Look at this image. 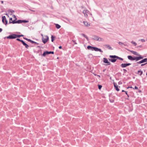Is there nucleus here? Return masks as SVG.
Masks as SVG:
<instances>
[{"instance_id": "nucleus-1", "label": "nucleus", "mask_w": 147, "mask_h": 147, "mask_svg": "<svg viewBox=\"0 0 147 147\" xmlns=\"http://www.w3.org/2000/svg\"><path fill=\"white\" fill-rule=\"evenodd\" d=\"M144 57L142 56H139L137 57H133L132 56L129 55L127 56L128 59L131 61L135 60L136 61H138L141 59H143Z\"/></svg>"}, {"instance_id": "nucleus-2", "label": "nucleus", "mask_w": 147, "mask_h": 147, "mask_svg": "<svg viewBox=\"0 0 147 147\" xmlns=\"http://www.w3.org/2000/svg\"><path fill=\"white\" fill-rule=\"evenodd\" d=\"M92 39L94 40L98 41L103 42L104 41V39L101 38L99 37L98 36H96L95 35H94L92 36Z\"/></svg>"}, {"instance_id": "nucleus-3", "label": "nucleus", "mask_w": 147, "mask_h": 147, "mask_svg": "<svg viewBox=\"0 0 147 147\" xmlns=\"http://www.w3.org/2000/svg\"><path fill=\"white\" fill-rule=\"evenodd\" d=\"M49 37L47 36H45L42 38V41L44 44H45L48 40Z\"/></svg>"}, {"instance_id": "nucleus-4", "label": "nucleus", "mask_w": 147, "mask_h": 147, "mask_svg": "<svg viewBox=\"0 0 147 147\" xmlns=\"http://www.w3.org/2000/svg\"><path fill=\"white\" fill-rule=\"evenodd\" d=\"M109 57L113 59H118L119 60H120L121 61H123V59L122 58H121L118 57V56L114 55H110L109 56Z\"/></svg>"}, {"instance_id": "nucleus-5", "label": "nucleus", "mask_w": 147, "mask_h": 147, "mask_svg": "<svg viewBox=\"0 0 147 147\" xmlns=\"http://www.w3.org/2000/svg\"><path fill=\"white\" fill-rule=\"evenodd\" d=\"M54 52L53 51H45L42 54V56H45L46 55H49L50 54H54Z\"/></svg>"}, {"instance_id": "nucleus-6", "label": "nucleus", "mask_w": 147, "mask_h": 147, "mask_svg": "<svg viewBox=\"0 0 147 147\" xmlns=\"http://www.w3.org/2000/svg\"><path fill=\"white\" fill-rule=\"evenodd\" d=\"M103 61L104 63H107L106 64V65H109L111 64V63L108 61L107 59L105 58H103Z\"/></svg>"}, {"instance_id": "nucleus-7", "label": "nucleus", "mask_w": 147, "mask_h": 147, "mask_svg": "<svg viewBox=\"0 0 147 147\" xmlns=\"http://www.w3.org/2000/svg\"><path fill=\"white\" fill-rule=\"evenodd\" d=\"M2 19L3 22L5 25H7V21L6 19L5 16H3L2 17Z\"/></svg>"}, {"instance_id": "nucleus-8", "label": "nucleus", "mask_w": 147, "mask_h": 147, "mask_svg": "<svg viewBox=\"0 0 147 147\" xmlns=\"http://www.w3.org/2000/svg\"><path fill=\"white\" fill-rule=\"evenodd\" d=\"M16 34H13L7 36V38L8 39H14L16 38Z\"/></svg>"}, {"instance_id": "nucleus-9", "label": "nucleus", "mask_w": 147, "mask_h": 147, "mask_svg": "<svg viewBox=\"0 0 147 147\" xmlns=\"http://www.w3.org/2000/svg\"><path fill=\"white\" fill-rule=\"evenodd\" d=\"M93 50L96 51H99L100 52L102 53L103 51L100 49L96 47H94L93 49Z\"/></svg>"}, {"instance_id": "nucleus-10", "label": "nucleus", "mask_w": 147, "mask_h": 147, "mask_svg": "<svg viewBox=\"0 0 147 147\" xmlns=\"http://www.w3.org/2000/svg\"><path fill=\"white\" fill-rule=\"evenodd\" d=\"M83 23L84 24V25L88 27L90 26V23H88L87 21H84Z\"/></svg>"}, {"instance_id": "nucleus-11", "label": "nucleus", "mask_w": 147, "mask_h": 147, "mask_svg": "<svg viewBox=\"0 0 147 147\" xmlns=\"http://www.w3.org/2000/svg\"><path fill=\"white\" fill-rule=\"evenodd\" d=\"M114 86L116 89V90L117 91H119V89L118 88V86L117 85V84L115 83H114Z\"/></svg>"}, {"instance_id": "nucleus-12", "label": "nucleus", "mask_w": 147, "mask_h": 147, "mask_svg": "<svg viewBox=\"0 0 147 147\" xmlns=\"http://www.w3.org/2000/svg\"><path fill=\"white\" fill-rule=\"evenodd\" d=\"M129 51L132 54H134L135 55H137V56H139L140 55L139 53H138L136 51Z\"/></svg>"}, {"instance_id": "nucleus-13", "label": "nucleus", "mask_w": 147, "mask_h": 147, "mask_svg": "<svg viewBox=\"0 0 147 147\" xmlns=\"http://www.w3.org/2000/svg\"><path fill=\"white\" fill-rule=\"evenodd\" d=\"M87 11V10H84L83 11V13L84 14V16L86 17L88 16Z\"/></svg>"}, {"instance_id": "nucleus-14", "label": "nucleus", "mask_w": 147, "mask_h": 147, "mask_svg": "<svg viewBox=\"0 0 147 147\" xmlns=\"http://www.w3.org/2000/svg\"><path fill=\"white\" fill-rule=\"evenodd\" d=\"M22 43L23 44V45L25 46V47L26 48H28V47H29L28 45L26 43H25L24 41H23L22 42Z\"/></svg>"}, {"instance_id": "nucleus-15", "label": "nucleus", "mask_w": 147, "mask_h": 147, "mask_svg": "<svg viewBox=\"0 0 147 147\" xmlns=\"http://www.w3.org/2000/svg\"><path fill=\"white\" fill-rule=\"evenodd\" d=\"M142 59V60H141V62H142V63H145V62H147V58H145L144 59Z\"/></svg>"}, {"instance_id": "nucleus-16", "label": "nucleus", "mask_w": 147, "mask_h": 147, "mask_svg": "<svg viewBox=\"0 0 147 147\" xmlns=\"http://www.w3.org/2000/svg\"><path fill=\"white\" fill-rule=\"evenodd\" d=\"M94 47H93L90 46H88L87 47V48L88 50H91L92 51L93 50Z\"/></svg>"}, {"instance_id": "nucleus-17", "label": "nucleus", "mask_w": 147, "mask_h": 147, "mask_svg": "<svg viewBox=\"0 0 147 147\" xmlns=\"http://www.w3.org/2000/svg\"><path fill=\"white\" fill-rule=\"evenodd\" d=\"M105 47L109 49H111V50L113 49L111 48V47L109 45H105Z\"/></svg>"}, {"instance_id": "nucleus-18", "label": "nucleus", "mask_w": 147, "mask_h": 147, "mask_svg": "<svg viewBox=\"0 0 147 147\" xmlns=\"http://www.w3.org/2000/svg\"><path fill=\"white\" fill-rule=\"evenodd\" d=\"M109 61L111 62L114 63L117 60V59H109Z\"/></svg>"}, {"instance_id": "nucleus-19", "label": "nucleus", "mask_w": 147, "mask_h": 147, "mask_svg": "<svg viewBox=\"0 0 147 147\" xmlns=\"http://www.w3.org/2000/svg\"><path fill=\"white\" fill-rule=\"evenodd\" d=\"M121 66L122 68H124V67H127V65L125 63H122L121 65Z\"/></svg>"}, {"instance_id": "nucleus-20", "label": "nucleus", "mask_w": 147, "mask_h": 147, "mask_svg": "<svg viewBox=\"0 0 147 147\" xmlns=\"http://www.w3.org/2000/svg\"><path fill=\"white\" fill-rule=\"evenodd\" d=\"M143 74V71H141V70H138L137 73L138 74H139L140 76H141Z\"/></svg>"}, {"instance_id": "nucleus-21", "label": "nucleus", "mask_w": 147, "mask_h": 147, "mask_svg": "<svg viewBox=\"0 0 147 147\" xmlns=\"http://www.w3.org/2000/svg\"><path fill=\"white\" fill-rule=\"evenodd\" d=\"M9 24L12 23L13 24H14L15 23H17V21H16L15 20H14L12 21L11 22V21H9Z\"/></svg>"}, {"instance_id": "nucleus-22", "label": "nucleus", "mask_w": 147, "mask_h": 147, "mask_svg": "<svg viewBox=\"0 0 147 147\" xmlns=\"http://www.w3.org/2000/svg\"><path fill=\"white\" fill-rule=\"evenodd\" d=\"M81 35L82 36H84V37H85V38L86 39H87V40H88V37H87L86 35L84 34H83V33H82V34H81Z\"/></svg>"}, {"instance_id": "nucleus-23", "label": "nucleus", "mask_w": 147, "mask_h": 147, "mask_svg": "<svg viewBox=\"0 0 147 147\" xmlns=\"http://www.w3.org/2000/svg\"><path fill=\"white\" fill-rule=\"evenodd\" d=\"M55 26L57 29H59L61 27V26L58 24H55Z\"/></svg>"}, {"instance_id": "nucleus-24", "label": "nucleus", "mask_w": 147, "mask_h": 147, "mask_svg": "<svg viewBox=\"0 0 147 147\" xmlns=\"http://www.w3.org/2000/svg\"><path fill=\"white\" fill-rule=\"evenodd\" d=\"M55 38V37L54 36H53V35H52L51 36V41L52 42H53L54 40V38Z\"/></svg>"}, {"instance_id": "nucleus-25", "label": "nucleus", "mask_w": 147, "mask_h": 147, "mask_svg": "<svg viewBox=\"0 0 147 147\" xmlns=\"http://www.w3.org/2000/svg\"><path fill=\"white\" fill-rule=\"evenodd\" d=\"M29 42H30L32 44H34V43H37V42H34V41H33L30 39V40H29Z\"/></svg>"}, {"instance_id": "nucleus-26", "label": "nucleus", "mask_w": 147, "mask_h": 147, "mask_svg": "<svg viewBox=\"0 0 147 147\" xmlns=\"http://www.w3.org/2000/svg\"><path fill=\"white\" fill-rule=\"evenodd\" d=\"M22 23V20H18L17 21V23L20 24Z\"/></svg>"}, {"instance_id": "nucleus-27", "label": "nucleus", "mask_w": 147, "mask_h": 147, "mask_svg": "<svg viewBox=\"0 0 147 147\" xmlns=\"http://www.w3.org/2000/svg\"><path fill=\"white\" fill-rule=\"evenodd\" d=\"M118 43H119V44L120 45H124L125 46H127L126 45H125V44H124L122 42H119Z\"/></svg>"}, {"instance_id": "nucleus-28", "label": "nucleus", "mask_w": 147, "mask_h": 147, "mask_svg": "<svg viewBox=\"0 0 147 147\" xmlns=\"http://www.w3.org/2000/svg\"><path fill=\"white\" fill-rule=\"evenodd\" d=\"M131 42L132 44H134L135 46H136L137 45V43L136 42H134L133 41H132Z\"/></svg>"}, {"instance_id": "nucleus-29", "label": "nucleus", "mask_w": 147, "mask_h": 147, "mask_svg": "<svg viewBox=\"0 0 147 147\" xmlns=\"http://www.w3.org/2000/svg\"><path fill=\"white\" fill-rule=\"evenodd\" d=\"M22 23H27L29 22L28 21L26 20H22Z\"/></svg>"}, {"instance_id": "nucleus-30", "label": "nucleus", "mask_w": 147, "mask_h": 147, "mask_svg": "<svg viewBox=\"0 0 147 147\" xmlns=\"http://www.w3.org/2000/svg\"><path fill=\"white\" fill-rule=\"evenodd\" d=\"M16 40L18 41H20L22 43V42L23 41V40H20L19 38H17Z\"/></svg>"}, {"instance_id": "nucleus-31", "label": "nucleus", "mask_w": 147, "mask_h": 147, "mask_svg": "<svg viewBox=\"0 0 147 147\" xmlns=\"http://www.w3.org/2000/svg\"><path fill=\"white\" fill-rule=\"evenodd\" d=\"M123 72L124 73H125L127 72V70L126 69H123Z\"/></svg>"}, {"instance_id": "nucleus-32", "label": "nucleus", "mask_w": 147, "mask_h": 147, "mask_svg": "<svg viewBox=\"0 0 147 147\" xmlns=\"http://www.w3.org/2000/svg\"><path fill=\"white\" fill-rule=\"evenodd\" d=\"M9 12H11V13H13L14 12V10H11V9H9Z\"/></svg>"}, {"instance_id": "nucleus-33", "label": "nucleus", "mask_w": 147, "mask_h": 147, "mask_svg": "<svg viewBox=\"0 0 147 147\" xmlns=\"http://www.w3.org/2000/svg\"><path fill=\"white\" fill-rule=\"evenodd\" d=\"M102 87V86L101 85H98V88L99 89H100Z\"/></svg>"}, {"instance_id": "nucleus-34", "label": "nucleus", "mask_w": 147, "mask_h": 147, "mask_svg": "<svg viewBox=\"0 0 147 147\" xmlns=\"http://www.w3.org/2000/svg\"><path fill=\"white\" fill-rule=\"evenodd\" d=\"M23 38H24V39L27 40L28 42H29V40H30V39H28L27 38H25V37H24Z\"/></svg>"}, {"instance_id": "nucleus-35", "label": "nucleus", "mask_w": 147, "mask_h": 147, "mask_svg": "<svg viewBox=\"0 0 147 147\" xmlns=\"http://www.w3.org/2000/svg\"><path fill=\"white\" fill-rule=\"evenodd\" d=\"M16 38H20V35H18L16 34Z\"/></svg>"}, {"instance_id": "nucleus-36", "label": "nucleus", "mask_w": 147, "mask_h": 147, "mask_svg": "<svg viewBox=\"0 0 147 147\" xmlns=\"http://www.w3.org/2000/svg\"><path fill=\"white\" fill-rule=\"evenodd\" d=\"M140 40L142 42H144L145 41V40L144 39H142Z\"/></svg>"}, {"instance_id": "nucleus-37", "label": "nucleus", "mask_w": 147, "mask_h": 147, "mask_svg": "<svg viewBox=\"0 0 147 147\" xmlns=\"http://www.w3.org/2000/svg\"><path fill=\"white\" fill-rule=\"evenodd\" d=\"M147 64V62L146 63H144V64H141V66H143L146 65Z\"/></svg>"}, {"instance_id": "nucleus-38", "label": "nucleus", "mask_w": 147, "mask_h": 147, "mask_svg": "<svg viewBox=\"0 0 147 147\" xmlns=\"http://www.w3.org/2000/svg\"><path fill=\"white\" fill-rule=\"evenodd\" d=\"M134 89H136V90H138V87L136 86H135V87H134V88H133Z\"/></svg>"}, {"instance_id": "nucleus-39", "label": "nucleus", "mask_w": 147, "mask_h": 147, "mask_svg": "<svg viewBox=\"0 0 147 147\" xmlns=\"http://www.w3.org/2000/svg\"><path fill=\"white\" fill-rule=\"evenodd\" d=\"M141 62V61H139L137 62V64H141V63H142V62Z\"/></svg>"}, {"instance_id": "nucleus-40", "label": "nucleus", "mask_w": 147, "mask_h": 147, "mask_svg": "<svg viewBox=\"0 0 147 147\" xmlns=\"http://www.w3.org/2000/svg\"><path fill=\"white\" fill-rule=\"evenodd\" d=\"M126 63V64L127 65V66H129L131 64V63Z\"/></svg>"}, {"instance_id": "nucleus-41", "label": "nucleus", "mask_w": 147, "mask_h": 147, "mask_svg": "<svg viewBox=\"0 0 147 147\" xmlns=\"http://www.w3.org/2000/svg\"><path fill=\"white\" fill-rule=\"evenodd\" d=\"M72 41L74 43V44H77V43L76 42L75 40H73Z\"/></svg>"}, {"instance_id": "nucleus-42", "label": "nucleus", "mask_w": 147, "mask_h": 147, "mask_svg": "<svg viewBox=\"0 0 147 147\" xmlns=\"http://www.w3.org/2000/svg\"><path fill=\"white\" fill-rule=\"evenodd\" d=\"M2 30V29L1 28H0V32H1Z\"/></svg>"}, {"instance_id": "nucleus-43", "label": "nucleus", "mask_w": 147, "mask_h": 147, "mask_svg": "<svg viewBox=\"0 0 147 147\" xmlns=\"http://www.w3.org/2000/svg\"><path fill=\"white\" fill-rule=\"evenodd\" d=\"M59 49H61L62 48V47L61 46H60L59 47Z\"/></svg>"}, {"instance_id": "nucleus-44", "label": "nucleus", "mask_w": 147, "mask_h": 147, "mask_svg": "<svg viewBox=\"0 0 147 147\" xmlns=\"http://www.w3.org/2000/svg\"><path fill=\"white\" fill-rule=\"evenodd\" d=\"M12 19L11 18H9V21H11V20H12Z\"/></svg>"}, {"instance_id": "nucleus-45", "label": "nucleus", "mask_w": 147, "mask_h": 147, "mask_svg": "<svg viewBox=\"0 0 147 147\" xmlns=\"http://www.w3.org/2000/svg\"><path fill=\"white\" fill-rule=\"evenodd\" d=\"M66 20L68 21L69 22H70V20L69 19H66Z\"/></svg>"}, {"instance_id": "nucleus-46", "label": "nucleus", "mask_w": 147, "mask_h": 147, "mask_svg": "<svg viewBox=\"0 0 147 147\" xmlns=\"http://www.w3.org/2000/svg\"><path fill=\"white\" fill-rule=\"evenodd\" d=\"M125 94L127 95L128 94H127V91H125Z\"/></svg>"}, {"instance_id": "nucleus-47", "label": "nucleus", "mask_w": 147, "mask_h": 147, "mask_svg": "<svg viewBox=\"0 0 147 147\" xmlns=\"http://www.w3.org/2000/svg\"><path fill=\"white\" fill-rule=\"evenodd\" d=\"M20 37H21V36H24V35H23L22 34H21V35H20Z\"/></svg>"}, {"instance_id": "nucleus-48", "label": "nucleus", "mask_w": 147, "mask_h": 147, "mask_svg": "<svg viewBox=\"0 0 147 147\" xmlns=\"http://www.w3.org/2000/svg\"><path fill=\"white\" fill-rule=\"evenodd\" d=\"M1 3H2V4L3 3V1H1Z\"/></svg>"}, {"instance_id": "nucleus-49", "label": "nucleus", "mask_w": 147, "mask_h": 147, "mask_svg": "<svg viewBox=\"0 0 147 147\" xmlns=\"http://www.w3.org/2000/svg\"><path fill=\"white\" fill-rule=\"evenodd\" d=\"M133 88L131 86V87H129L127 88Z\"/></svg>"}, {"instance_id": "nucleus-50", "label": "nucleus", "mask_w": 147, "mask_h": 147, "mask_svg": "<svg viewBox=\"0 0 147 147\" xmlns=\"http://www.w3.org/2000/svg\"><path fill=\"white\" fill-rule=\"evenodd\" d=\"M97 76H98L99 77V78H100V76H99V75H97Z\"/></svg>"}, {"instance_id": "nucleus-51", "label": "nucleus", "mask_w": 147, "mask_h": 147, "mask_svg": "<svg viewBox=\"0 0 147 147\" xmlns=\"http://www.w3.org/2000/svg\"><path fill=\"white\" fill-rule=\"evenodd\" d=\"M31 10V11H35L34 10Z\"/></svg>"}, {"instance_id": "nucleus-52", "label": "nucleus", "mask_w": 147, "mask_h": 147, "mask_svg": "<svg viewBox=\"0 0 147 147\" xmlns=\"http://www.w3.org/2000/svg\"><path fill=\"white\" fill-rule=\"evenodd\" d=\"M125 91L124 90H123L122 91V92H125Z\"/></svg>"}, {"instance_id": "nucleus-53", "label": "nucleus", "mask_w": 147, "mask_h": 147, "mask_svg": "<svg viewBox=\"0 0 147 147\" xmlns=\"http://www.w3.org/2000/svg\"><path fill=\"white\" fill-rule=\"evenodd\" d=\"M94 75L95 76H97V75L96 74H94Z\"/></svg>"}, {"instance_id": "nucleus-54", "label": "nucleus", "mask_w": 147, "mask_h": 147, "mask_svg": "<svg viewBox=\"0 0 147 147\" xmlns=\"http://www.w3.org/2000/svg\"><path fill=\"white\" fill-rule=\"evenodd\" d=\"M105 69H104V70H103V72H104V71H105Z\"/></svg>"}, {"instance_id": "nucleus-55", "label": "nucleus", "mask_w": 147, "mask_h": 147, "mask_svg": "<svg viewBox=\"0 0 147 147\" xmlns=\"http://www.w3.org/2000/svg\"><path fill=\"white\" fill-rule=\"evenodd\" d=\"M127 97H129V95H128V94H127Z\"/></svg>"}, {"instance_id": "nucleus-56", "label": "nucleus", "mask_w": 147, "mask_h": 147, "mask_svg": "<svg viewBox=\"0 0 147 147\" xmlns=\"http://www.w3.org/2000/svg\"><path fill=\"white\" fill-rule=\"evenodd\" d=\"M37 47H40V46H37Z\"/></svg>"}, {"instance_id": "nucleus-57", "label": "nucleus", "mask_w": 147, "mask_h": 147, "mask_svg": "<svg viewBox=\"0 0 147 147\" xmlns=\"http://www.w3.org/2000/svg\"><path fill=\"white\" fill-rule=\"evenodd\" d=\"M36 44L37 45H38L39 44L37 42V43H36Z\"/></svg>"}, {"instance_id": "nucleus-58", "label": "nucleus", "mask_w": 147, "mask_h": 147, "mask_svg": "<svg viewBox=\"0 0 147 147\" xmlns=\"http://www.w3.org/2000/svg\"><path fill=\"white\" fill-rule=\"evenodd\" d=\"M14 17H15V15H14Z\"/></svg>"}, {"instance_id": "nucleus-59", "label": "nucleus", "mask_w": 147, "mask_h": 147, "mask_svg": "<svg viewBox=\"0 0 147 147\" xmlns=\"http://www.w3.org/2000/svg\"><path fill=\"white\" fill-rule=\"evenodd\" d=\"M41 35H42V36H43V35H42V34Z\"/></svg>"}, {"instance_id": "nucleus-60", "label": "nucleus", "mask_w": 147, "mask_h": 147, "mask_svg": "<svg viewBox=\"0 0 147 147\" xmlns=\"http://www.w3.org/2000/svg\"><path fill=\"white\" fill-rule=\"evenodd\" d=\"M146 75L147 76V73L146 74Z\"/></svg>"}]
</instances>
